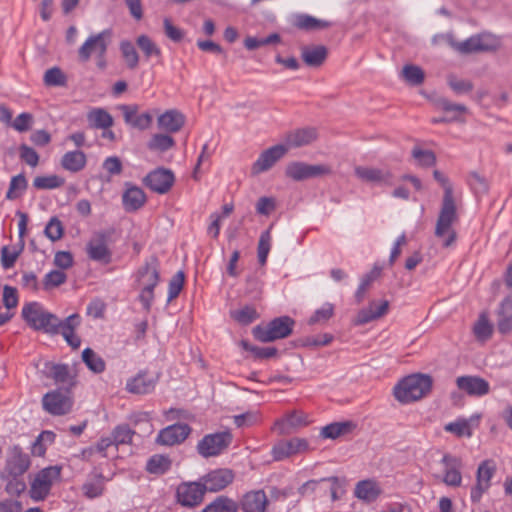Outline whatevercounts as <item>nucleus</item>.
I'll return each mask as SVG.
<instances>
[{
	"mask_svg": "<svg viewBox=\"0 0 512 512\" xmlns=\"http://www.w3.org/2000/svg\"><path fill=\"white\" fill-rule=\"evenodd\" d=\"M30 457L24 453L19 446H14L10 449L2 478L6 479L7 476H21L30 467Z\"/></svg>",
	"mask_w": 512,
	"mask_h": 512,
	"instance_id": "2eb2a0df",
	"label": "nucleus"
},
{
	"mask_svg": "<svg viewBox=\"0 0 512 512\" xmlns=\"http://www.w3.org/2000/svg\"><path fill=\"white\" fill-rule=\"evenodd\" d=\"M80 322V316L78 314H72L65 318L61 323L59 333L62 334L66 342L73 349L79 348L81 344V339L74 333L75 329L80 325Z\"/></svg>",
	"mask_w": 512,
	"mask_h": 512,
	"instance_id": "2f4dec72",
	"label": "nucleus"
},
{
	"mask_svg": "<svg viewBox=\"0 0 512 512\" xmlns=\"http://www.w3.org/2000/svg\"><path fill=\"white\" fill-rule=\"evenodd\" d=\"M43 409L54 416L68 414L73 407L70 390L56 389L46 393L42 398Z\"/></svg>",
	"mask_w": 512,
	"mask_h": 512,
	"instance_id": "1a4fd4ad",
	"label": "nucleus"
},
{
	"mask_svg": "<svg viewBox=\"0 0 512 512\" xmlns=\"http://www.w3.org/2000/svg\"><path fill=\"white\" fill-rule=\"evenodd\" d=\"M174 146V138L167 133H155L147 142V148L156 153H164Z\"/></svg>",
	"mask_w": 512,
	"mask_h": 512,
	"instance_id": "e433bc0d",
	"label": "nucleus"
},
{
	"mask_svg": "<svg viewBox=\"0 0 512 512\" xmlns=\"http://www.w3.org/2000/svg\"><path fill=\"white\" fill-rule=\"evenodd\" d=\"M174 181L173 172L165 168H157L148 173L143 179V183L149 189L159 194L167 193L173 186Z\"/></svg>",
	"mask_w": 512,
	"mask_h": 512,
	"instance_id": "f3484780",
	"label": "nucleus"
},
{
	"mask_svg": "<svg viewBox=\"0 0 512 512\" xmlns=\"http://www.w3.org/2000/svg\"><path fill=\"white\" fill-rule=\"evenodd\" d=\"M231 317L242 325H248L256 320L259 315L253 306L246 305L241 309L232 311Z\"/></svg>",
	"mask_w": 512,
	"mask_h": 512,
	"instance_id": "09e8293b",
	"label": "nucleus"
},
{
	"mask_svg": "<svg viewBox=\"0 0 512 512\" xmlns=\"http://www.w3.org/2000/svg\"><path fill=\"white\" fill-rule=\"evenodd\" d=\"M111 38L112 31L110 29L90 35L78 50L80 61L87 62L92 55L106 54Z\"/></svg>",
	"mask_w": 512,
	"mask_h": 512,
	"instance_id": "9b49d317",
	"label": "nucleus"
},
{
	"mask_svg": "<svg viewBox=\"0 0 512 512\" xmlns=\"http://www.w3.org/2000/svg\"><path fill=\"white\" fill-rule=\"evenodd\" d=\"M191 433V427L186 423H177L162 429L156 442L160 445L172 446L183 442Z\"/></svg>",
	"mask_w": 512,
	"mask_h": 512,
	"instance_id": "4be33fe9",
	"label": "nucleus"
},
{
	"mask_svg": "<svg viewBox=\"0 0 512 512\" xmlns=\"http://www.w3.org/2000/svg\"><path fill=\"white\" fill-rule=\"evenodd\" d=\"M134 434L135 432L127 424H121L114 428L111 436L114 440V445L118 446L130 443Z\"/></svg>",
	"mask_w": 512,
	"mask_h": 512,
	"instance_id": "5fc2aeb1",
	"label": "nucleus"
},
{
	"mask_svg": "<svg viewBox=\"0 0 512 512\" xmlns=\"http://www.w3.org/2000/svg\"><path fill=\"white\" fill-rule=\"evenodd\" d=\"M469 184L476 194H484L488 191V181L475 171L469 174Z\"/></svg>",
	"mask_w": 512,
	"mask_h": 512,
	"instance_id": "774afa93",
	"label": "nucleus"
},
{
	"mask_svg": "<svg viewBox=\"0 0 512 512\" xmlns=\"http://www.w3.org/2000/svg\"><path fill=\"white\" fill-rule=\"evenodd\" d=\"M332 169L327 164H308L301 161H293L286 165L285 175L294 181H305L330 175Z\"/></svg>",
	"mask_w": 512,
	"mask_h": 512,
	"instance_id": "6e6552de",
	"label": "nucleus"
},
{
	"mask_svg": "<svg viewBox=\"0 0 512 512\" xmlns=\"http://www.w3.org/2000/svg\"><path fill=\"white\" fill-rule=\"evenodd\" d=\"M184 279L185 276L182 271H178L172 277V279L169 282L168 301H172L179 295L184 285Z\"/></svg>",
	"mask_w": 512,
	"mask_h": 512,
	"instance_id": "338daca9",
	"label": "nucleus"
},
{
	"mask_svg": "<svg viewBox=\"0 0 512 512\" xmlns=\"http://www.w3.org/2000/svg\"><path fill=\"white\" fill-rule=\"evenodd\" d=\"M401 76L408 84L413 86L422 84L425 78L422 68L413 64L405 65L401 71Z\"/></svg>",
	"mask_w": 512,
	"mask_h": 512,
	"instance_id": "a18cd8bd",
	"label": "nucleus"
},
{
	"mask_svg": "<svg viewBox=\"0 0 512 512\" xmlns=\"http://www.w3.org/2000/svg\"><path fill=\"white\" fill-rule=\"evenodd\" d=\"M27 188V180L23 174L12 177L6 198L9 200L17 199Z\"/></svg>",
	"mask_w": 512,
	"mask_h": 512,
	"instance_id": "8fccbe9b",
	"label": "nucleus"
},
{
	"mask_svg": "<svg viewBox=\"0 0 512 512\" xmlns=\"http://www.w3.org/2000/svg\"><path fill=\"white\" fill-rule=\"evenodd\" d=\"M316 138V129L302 128L288 133L285 140L288 147L297 148L311 144Z\"/></svg>",
	"mask_w": 512,
	"mask_h": 512,
	"instance_id": "473e14b6",
	"label": "nucleus"
},
{
	"mask_svg": "<svg viewBox=\"0 0 512 512\" xmlns=\"http://www.w3.org/2000/svg\"><path fill=\"white\" fill-rule=\"evenodd\" d=\"M159 263L151 257L137 272V286L140 290L138 300L146 312H149L154 301V288L159 282Z\"/></svg>",
	"mask_w": 512,
	"mask_h": 512,
	"instance_id": "7ed1b4c3",
	"label": "nucleus"
},
{
	"mask_svg": "<svg viewBox=\"0 0 512 512\" xmlns=\"http://www.w3.org/2000/svg\"><path fill=\"white\" fill-rule=\"evenodd\" d=\"M446 81L449 88L456 95L468 94L474 88V84L471 80L460 78L453 73L447 75Z\"/></svg>",
	"mask_w": 512,
	"mask_h": 512,
	"instance_id": "a19ab883",
	"label": "nucleus"
},
{
	"mask_svg": "<svg viewBox=\"0 0 512 512\" xmlns=\"http://www.w3.org/2000/svg\"><path fill=\"white\" fill-rule=\"evenodd\" d=\"M87 122L93 129H109L114 124L112 115L104 108H93L87 113Z\"/></svg>",
	"mask_w": 512,
	"mask_h": 512,
	"instance_id": "f704fd0d",
	"label": "nucleus"
},
{
	"mask_svg": "<svg viewBox=\"0 0 512 512\" xmlns=\"http://www.w3.org/2000/svg\"><path fill=\"white\" fill-rule=\"evenodd\" d=\"M412 156L417 161V164L422 167H431L436 163V156L431 150H423L419 147H414Z\"/></svg>",
	"mask_w": 512,
	"mask_h": 512,
	"instance_id": "4d7b16f0",
	"label": "nucleus"
},
{
	"mask_svg": "<svg viewBox=\"0 0 512 512\" xmlns=\"http://www.w3.org/2000/svg\"><path fill=\"white\" fill-rule=\"evenodd\" d=\"M447 43L461 54H471L478 52H492L499 47L498 41L491 34H477L462 42H457L453 34L441 35Z\"/></svg>",
	"mask_w": 512,
	"mask_h": 512,
	"instance_id": "39448f33",
	"label": "nucleus"
},
{
	"mask_svg": "<svg viewBox=\"0 0 512 512\" xmlns=\"http://www.w3.org/2000/svg\"><path fill=\"white\" fill-rule=\"evenodd\" d=\"M21 316L32 329L51 335L59 333L63 321L55 314L47 311L38 302L25 304L22 308Z\"/></svg>",
	"mask_w": 512,
	"mask_h": 512,
	"instance_id": "f03ea898",
	"label": "nucleus"
},
{
	"mask_svg": "<svg viewBox=\"0 0 512 512\" xmlns=\"http://www.w3.org/2000/svg\"><path fill=\"white\" fill-rule=\"evenodd\" d=\"M334 314V306L331 303H326L320 309H317L314 314L309 318L308 324L314 325L328 321Z\"/></svg>",
	"mask_w": 512,
	"mask_h": 512,
	"instance_id": "052dcab7",
	"label": "nucleus"
},
{
	"mask_svg": "<svg viewBox=\"0 0 512 512\" xmlns=\"http://www.w3.org/2000/svg\"><path fill=\"white\" fill-rule=\"evenodd\" d=\"M238 504L226 497L218 496L213 502L208 504L202 512H237Z\"/></svg>",
	"mask_w": 512,
	"mask_h": 512,
	"instance_id": "ea45409f",
	"label": "nucleus"
},
{
	"mask_svg": "<svg viewBox=\"0 0 512 512\" xmlns=\"http://www.w3.org/2000/svg\"><path fill=\"white\" fill-rule=\"evenodd\" d=\"M171 467V460L165 455H153L147 462L146 469L151 474L161 475Z\"/></svg>",
	"mask_w": 512,
	"mask_h": 512,
	"instance_id": "37998d69",
	"label": "nucleus"
},
{
	"mask_svg": "<svg viewBox=\"0 0 512 512\" xmlns=\"http://www.w3.org/2000/svg\"><path fill=\"white\" fill-rule=\"evenodd\" d=\"M332 25L331 22L326 20L317 19L313 16L302 14L297 16L295 26L298 29L306 31H314L326 29Z\"/></svg>",
	"mask_w": 512,
	"mask_h": 512,
	"instance_id": "4c0bfd02",
	"label": "nucleus"
},
{
	"mask_svg": "<svg viewBox=\"0 0 512 512\" xmlns=\"http://www.w3.org/2000/svg\"><path fill=\"white\" fill-rule=\"evenodd\" d=\"M281 40L280 35L277 33H272L269 36L265 38H256V37H247L244 40V46L248 50H255L261 46H266L270 44H276L279 43Z\"/></svg>",
	"mask_w": 512,
	"mask_h": 512,
	"instance_id": "603ef678",
	"label": "nucleus"
},
{
	"mask_svg": "<svg viewBox=\"0 0 512 512\" xmlns=\"http://www.w3.org/2000/svg\"><path fill=\"white\" fill-rule=\"evenodd\" d=\"M455 383L459 390L471 397H482L490 392L489 382L480 376H459L456 378Z\"/></svg>",
	"mask_w": 512,
	"mask_h": 512,
	"instance_id": "6ab92c4d",
	"label": "nucleus"
},
{
	"mask_svg": "<svg viewBox=\"0 0 512 512\" xmlns=\"http://www.w3.org/2000/svg\"><path fill=\"white\" fill-rule=\"evenodd\" d=\"M353 427L354 425L351 422H335L324 426L321 429L320 435L323 438L336 439L351 431Z\"/></svg>",
	"mask_w": 512,
	"mask_h": 512,
	"instance_id": "79ce46f5",
	"label": "nucleus"
},
{
	"mask_svg": "<svg viewBox=\"0 0 512 512\" xmlns=\"http://www.w3.org/2000/svg\"><path fill=\"white\" fill-rule=\"evenodd\" d=\"M66 279L67 276L63 271L53 270L45 275L43 286L46 290H49L65 283Z\"/></svg>",
	"mask_w": 512,
	"mask_h": 512,
	"instance_id": "e2e57ef3",
	"label": "nucleus"
},
{
	"mask_svg": "<svg viewBox=\"0 0 512 512\" xmlns=\"http://www.w3.org/2000/svg\"><path fill=\"white\" fill-rule=\"evenodd\" d=\"M66 82V77L58 67L48 69L44 74V83L47 86H62Z\"/></svg>",
	"mask_w": 512,
	"mask_h": 512,
	"instance_id": "0e129e2a",
	"label": "nucleus"
},
{
	"mask_svg": "<svg viewBox=\"0 0 512 512\" xmlns=\"http://www.w3.org/2000/svg\"><path fill=\"white\" fill-rule=\"evenodd\" d=\"M496 464L493 460L482 461L476 472V484L471 489V500L474 503L480 501L482 495L488 491L491 486V479L496 473Z\"/></svg>",
	"mask_w": 512,
	"mask_h": 512,
	"instance_id": "4468645a",
	"label": "nucleus"
},
{
	"mask_svg": "<svg viewBox=\"0 0 512 512\" xmlns=\"http://www.w3.org/2000/svg\"><path fill=\"white\" fill-rule=\"evenodd\" d=\"M206 493L202 482H182L176 488V501L186 508L199 506Z\"/></svg>",
	"mask_w": 512,
	"mask_h": 512,
	"instance_id": "f8f14e48",
	"label": "nucleus"
},
{
	"mask_svg": "<svg viewBox=\"0 0 512 512\" xmlns=\"http://www.w3.org/2000/svg\"><path fill=\"white\" fill-rule=\"evenodd\" d=\"M83 493L88 498H96L103 493V477L98 475L95 480L86 482L82 487Z\"/></svg>",
	"mask_w": 512,
	"mask_h": 512,
	"instance_id": "bf43d9fd",
	"label": "nucleus"
},
{
	"mask_svg": "<svg viewBox=\"0 0 512 512\" xmlns=\"http://www.w3.org/2000/svg\"><path fill=\"white\" fill-rule=\"evenodd\" d=\"M328 56V49L324 45H306L301 47V58L309 67H320Z\"/></svg>",
	"mask_w": 512,
	"mask_h": 512,
	"instance_id": "7c9ffc66",
	"label": "nucleus"
},
{
	"mask_svg": "<svg viewBox=\"0 0 512 512\" xmlns=\"http://www.w3.org/2000/svg\"><path fill=\"white\" fill-rule=\"evenodd\" d=\"M49 376L56 382L62 384L74 385V375H72L66 364H50Z\"/></svg>",
	"mask_w": 512,
	"mask_h": 512,
	"instance_id": "58836bf2",
	"label": "nucleus"
},
{
	"mask_svg": "<svg viewBox=\"0 0 512 512\" xmlns=\"http://www.w3.org/2000/svg\"><path fill=\"white\" fill-rule=\"evenodd\" d=\"M433 176L444 189L442 207L436 223L435 235L440 238L447 235L448 237L444 240L443 245L449 247L456 238V233L451 228L453 222L457 220L453 187L449 179L439 170H434Z\"/></svg>",
	"mask_w": 512,
	"mask_h": 512,
	"instance_id": "f257e3e1",
	"label": "nucleus"
},
{
	"mask_svg": "<svg viewBox=\"0 0 512 512\" xmlns=\"http://www.w3.org/2000/svg\"><path fill=\"white\" fill-rule=\"evenodd\" d=\"M120 110L123 113L125 123L133 128L146 130L152 124V115L149 112L138 114L137 105H122Z\"/></svg>",
	"mask_w": 512,
	"mask_h": 512,
	"instance_id": "a878e982",
	"label": "nucleus"
},
{
	"mask_svg": "<svg viewBox=\"0 0 512 512\" xmlns=\"http://www.w3.org/2000/svg\"><path fill=\"white\" fill-rule=\"evenodd\" d=\"M64 179L57 175L37 176L33 180V186L39 190H48L61 187Z\"/></svg>",
	"mask_w": 512,
	"mask_h": 512,
	"instance_id": "de8ad7c7",
	"label": "nucleus"
},
{
	"mask_svg": "<svg viewBox=\"0 0 512 512\" xmlns=\"http://www.w3.org/2000/svg\"><path fill=\"white\" fill-rule=\"evenodd\" d=\"M185 124V116L176 109L167 110L157 118V126L168 133H176Z\"/></svg>",
	"mask_w": 512,
	"mask_h": 512,
	"instance_id": "cd10ccee",
	"label": "nucleus"
},
{
	"mask_svg": "<svg viewBox=\"0 0 512 512\" xmlns=\"http://www.w3.org/2000/svg\"><path fill=\"white\" fill-rule=\"evenodd\" d=\"M45 236L52 242L60 240L64 234V226L57 217H52L44 229Z\"/></svg>",
	"mask_w": 512,
	"mask_h": 512,
	"instance_id": "864d4df0",
	"label": "nucleus"
},
{
	"mask_svg": "<svg viewBox=\"0 0 512 512\" xmlns=\"http://www.w3.org/2000/svg\"><path fill=\"white\" fill-rule=\"evenodd\" d=\"M86 163V154L80 150L66 152L61 158V166L65 170L73 173L83 170Z\"/></svg>",
	"mask_w": 512,
	"mask_h": 512,
	"instance_id": "c9c22d12",
	"label": "nucleus"
},
{
	"mask_svg": "<svg viewBox=\"0 0 512 512\" xmlns=\"http://www.w3.org/2000/svg\"><path fill=\"white\" fill-rule=\"evenodd\" d=\"M268 499L263 490L249 491L243 495L240 508L243 512H265Z\"/></svg>",
	"mask_w": 512,
	"mask_h": 512,
	"instance_id": "c85d7f7f",
	"label": "nucleus"
},
{
	"mask_svg": "<svg viewBox=\"0 0 512 512\" xmlns=\"http://www.w3.org/2000/svg\"><path fill=\"white\" fill-rule=\"evenodd\" d=\"M82 360L85 365L94 373H102L105 370V361L91 348H86L83 350Z\"/></svg>",
	"mask_w": 512,
	"mask_h": 512,
	"instance_id": "c03bdc74",
	"label": "nucleus"
},
{
	"mask_svg": "<svg viewBox=\"0 0 512 512\" xmlns=\"http://www.w3.org/2000/svg\"><path fill=\"white\" fill-rule=\"evenodd\" d=\"M284 145H275L263 151L251 167L252 175H258L271 169L287 152Z\"/></svg>",
	"mask_w": 512,
	"mask_h": 512,
	"instance_id": "a211bd4d",
	"label": "nucleus"
},
{
	"mask_svg": "<svg viewBox=\"0 0 512 512\" xmlns=\"http://www.w3.org/2000/svg\"><path fill=\"white\" fill-rule=\"evenodd\" d=\"M444 429L445 431L453 433L458 437H470L472 435L470 424L466 420L448 423L445 425Z\"/></svg>",
	"mask_w": 512,
	"mask_h": 512,
	"instance_id": "680f3d73",
	"label": "nucleus"
},
{
	"mask_svg": "<svg viewBox=\"0 0 512 512\" xmlns=\"http://www.w3.org/2000/svg\"><path fill=\"white\" fill-rule=\"evenodd\" d=\"M497 327L502 334L512 331V313L502 306L498 313Z\"/></svg>",
	"mask_w": 512,
	"mask_h": 512,
	"instance_id": "69168bd1",
	"label": "nucleus"
},
{
	"mask_svg": "<svg viewBox=\"0 0 512 512\" xmlns=\"http://www.w3.org/2000/svg\"><path fill=\"white\" fill-rule=\"evenodd\" d=\"M307 416L298 411H292L285 417L278 419L273 429L280 435L290 434L294 429L307 425Z\"/></svg>",
	"mask_w": 512,
	"mask_h": 512,
	"instance_id": "bb28decb",
	"label": "nucleus"
},
{
	"mask_svg": "<svg viewBox=\"0 0 512 512\" xmlns=\"http://www.w3.org/2000/svg\"><path fill=\"white\" fill-rule=\"evenodd\" d=\"M445 467V473L442 481L451 487H459L462 483V460L451 454H445L441 460Z\"/></svg>",
	"mask_w": 512,
	"mask_h": 512,
	"instance_id": "b1692460",
	"label": "nucleus"
},
{
	"mask_svg": "<svg viewBox=\"0 0 512 512\" xmlns=\"http://www.w3.org/2000/svg\"><path fill=\"white\" fill-rule=\"evenodd\" d=\"M136 44L139 49L144 53L146 58L151 56H160V48L152 41L147 35H140L136 39Z\"/></svg>",
	"mask_w": 512,
	"mask_h": 512,
	"instance_id": "3c124183",
	"label": "nucleus"
},
{
	"mask_svg": "<svg viewBox=\"0 0 512 512\" xmlns=\"http://www.w3.org/2000/svg\"><path fill=\"white\" fill-rule=\"evenodd\" d=\"M234 477V472L231 469L221 468L210 471L201 478V481L206 491L218 492L230 485Z\"/></svg>",
	"mask_w": 512,
	"mask_h": 512,
	"instance_id": "aec40b11",
	"label": "nucleus"
},
{
	"mask_svg": "<svg viewBox=\"0 0 512 512\" xmlns=\"http://www.w3.org/2000/svg\"><path fill=\"white\" fill-rule=\"evenodd\" d=\"M271 234L270 229L264 231L259 238L258 242V261L261 265H264L267 261V257L271 248Z\"/></svg>",
	"mask_w": 512,
	"mask_h": 512,
	"instance_id": "6e6d98bb",
	"label": "nucleus"
},
{
	"mask_svg": "<svg viewBox=\"0 0 512 512\" xmlns=\"http://www.w3.org/2000/svg\"><path fill=\"white\" fill-rule=\"evenodd\" d=\"M295 322L289 316H282L272 320L267 326L253 328L254 337L261 342H272L288 337L292 333Z\"/></svg>",
	"mask_w": 512,
	"mask_h": 512,
	"instance_id": "0eeeda50",
	"label": "nucleus"
},
{
	"mask_svg": "<svg viewBox=\"0 0 512 512\" xmlns=\"http://www.w3.org/2000/svg\"><path fill=\"white\" fill-rule=\"evenodd\" d=\"M157 381V375L149 374L146 371H141L136 376L127 381L126 389L132 394H148L154 390Z\"/></svg>",
	"mask_w": 512,
	"mask_h": 512,
	"instance_id": "393cba45",
	"label": "nucleus"
},
{
	"mask_svg": "<svg viewBox=\"0 0 512 512\" xmlns=\"http://www.w3.org/2000/svg\"><path fill=\"white\" fill-rule=\"evenodd\" d=\"M120 51L122 57L129 69H136L139 63V55L130 41H122L120 43Z\"/></svg>",
	"mask_w": 512,
	"mask_h": 512,
	"instance_id": "49530a36",
	"label": "nucleus"
},
{
	"mask_svg": "<svg viewBox=\"0 0 512 512\" xmlns=\"http://www.w3.org/2000/svg\"><path fill=\"white\" fill-rule=\"evenodd\" d=\"M61 476V468L49 466L36 473L31 480L29 495L34 501H43Z\"/></svg>",
	"mask_w": 512,
	"mask_h": 512,
	"instance_id": "423d86ee",
	"label": "nucleus"
},
{
	"mask_svg": "<svg viewBox=\"0 0 512 512\" xmlns=\"http://www.w3.org/2000/svg\"><path fill=\"white\" fill-rule=\"evenodd\" d=\"M112 233V230L94 233L87 244V254L90 259L104 264L110 263L112 253L108 245Z\"/></svg>",
	"mask_w": 512,
	"mask_h": 512,
	"instance_id": "ddd939ff",
	"label": "nucleus"
},
{
	"mask_svg": "<svg viewBox=\"0 0 512 512\" xmlns=\"http://www.w3.org/2000/svg\"><path fill=\"white\" fill-rule=\"evenodd\" d=\"M381 494V488L375 480L366 479L356 484L354 495L360 500L372 502Z\"/></svg>",
	"mask_w": 512,
	"mask_h": 512,
	"instance_id": "72a5a7b5",
	"label": "nucleus"
},
{
	"mask_svg": "<svg viewBox=\"0 0 512 512\" xmlns=\"http://www.w3.org/2000/svg\"><path fill=\"white\" fill-rule=\"evenodd\" d=\"M389 310V302L387 300H372L366 308L361 309L353 320L356 326L364 325L371 321L377 320L387 314Z\"/></svg>",
	"mask_w": 512,
	"mask_h": 512,
	"instance_id": "5701e85b",
	"label": "nucleus"
},
{
	"mask_svg": "<svg viewBox=\"0 0 512 512\" xmlns=\"http://www.w3.org/2000/svg\"><path fill=\"white\" fill-rule=\"evenodd\" d=\"M474 334L477 339L485 341L492 334V325L490 324L488 318L482 314L474 325L473 328Z\"/></svg>",
	"mask_w": 512,
	"mask_h": 512,
	"instance_id": "13d9d810",
	"label": "nucleus"
},
{
	"mask_svg": "<svg viewBox=\"0 0 512 512\" xmlns=\"http://www.w3.org/2000/svg\"><path fill=\"white\" fill-rule=\"evenodd\" d=\"M232 439L229 431L207 434L198 442L197 452L204 458L218 456L229 447Z\"/></svg>",
	"mask_w": 512,
	"mask_h": 512,
	"instance_id": "9d476101",
	"label": "nucleus"
},
{
	"mask_svg": "<svg viewBox=\"0 0 512 512\" xmlns=\"http://www.w3.org/2000/svg\"><path fill=\"white\" fill-rule=\"evenodd\" d=\"M432 388L429 375L413 374L402 379L393 390L395 398L401 403L417 401L427 395Z\"/></svg>",
	"mask_w": 512,
	"mask_h": 512,
	"instance_id": "20e7f679",
	"label": "nucleus"
},
{
	"mask_svg": "<svg viewBox=\"0 0 512 512\" xmlns=\"http://www.w3.org/2000/svg\"><path fill=\"white\" fill-rule=\"evenodd\" d=\"M308 450V442L303 438H291L282 440L272 448L273 459L281 461L298 453Z\"/></svg>",
	"mask_w": 512,
	"mask_h": 512,
	"instance_id": "412c9836",
	"label": "nucleus"
},
{
	"mask_svg": "<svg viewBox=\"0 0 512 512\" xmlns=\"http://www.w3.org/2000/svg\"><path fill=\"white\" fill-rule=\"evenodd\" d=\"M354 173L359 180L365 183L386 186L393 184V174L386 168L356 166Z\"/></svg>",
	"mask_w": 512,
	"mask_h": 512,
	"instance_id": "dca6fc26",
	"label": "nucleus"
},
{
	"mask_svg": "<svg viewBox=\"0 0 512 512\" xmlns=\"http://www.w3.org/2000/svg\"><path fill=\"white\" fill-rule=\"evenodd\" d=\"M122 202L127 212H135L145 204L146 195L141 188L126 183V190L122 195Z\"/></svg>",
	"mask_w": 512,
	"mask_h": 512,
	"instance_id": "c756f323",
	"label": "nucleus"
}]
</instances>
